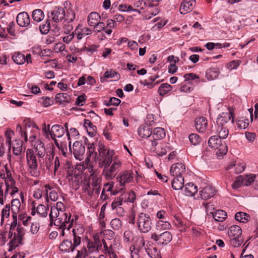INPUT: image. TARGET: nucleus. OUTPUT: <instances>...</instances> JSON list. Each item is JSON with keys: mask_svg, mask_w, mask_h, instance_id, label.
I'll list each match as a JSON object with an SVG mask.
<instances>
[{"mask_svg": "<svg viewBox=\"0 0 258 258\" xmlns=\"http://www.w3.org/2000/svg\"><path fill=\"white\" fill-rule=\"evenodd\" d=\"M99 158L102 157L106 156L109 154H113V150H107L105 147L102 144L98 145Z\"/></svg>", "mask_w": 258, "mask_h": 258, "instance_id": "obj_34", "label": "nucleus"}, {"mask_svg": "<svg viewBox=\"0 0 258 258\" xmlns=\"http://www.w3.org/2000/svg\"><path fill=\"white\" fill-rule=\"evenodd\" d=\"M245 168V165L244 164L237 163L235 166V172L237 174L240 173L244 170Z\"/></svg>", "mask_w": 258, "mask_h": 258, "instance_id": "obj_60", "label": "nucleus"}, {"mask_svg": "<svg viewBox=\"0 0 258 258\" xmlns=\"http://www.w3.org/2000/svg\"><path fill=\"white\" fill-rule=\"evenodd\" d=\"M103 235L104 236L105 238L108 240H111L113 239V238L114 237L115 233L113 231L107 229L103 231Z\"/></svg>", "mask_w": 258, "mask_h": 258, "instance_id": "obj_58", "label": "nucleus"}, {"mask_svg": "<svg viewBox=\"0 0 258 258\" xmlns=\"http://www.w3.org/2000/svg\"><path fill=\"white\" fill-rule=\"evenodd\" d=\"M67 20L69 22H72L75 18V13L74 11L70 10L67 12Z\"/></svg>", "mask_w": 258, "mask_h": 258, "instance_id": "obj_62", "label": "nucleus"}, {"mask_svg": "<svg viewBox=\"0 0 258 258\" xmlns=\"http://www.w3.org/2000/svg\"><path fill=\"white\" fill-rule=\"evenodd\" d=\"M216 149H218L217 155L219 157H223L228 151L227 146L226 144H222V143H221V145L219 146V147Z\"/></svg>", "mask_w": 258, "mask_h": 258, "instance_id": "obj_45", "label": "nucleus"}, {"mask_svg": "<svg viewBox=\"0 0 258 258\" xmlns=\"http://www.w3.org/2000/svg\"><path fill=\"white\" fill-rule=\"evenodd\" d=\"M147 252L152 258H161L160 251L155 247L148 249Z\"/></svg>", "mask_w": 258, "mask_h": 258, "instance_id": "obj_46", "label": "nucleus"}, {"mask_svg": "<svg viewBox=\"0 0 258 258\" xmlns=\"http://www.w3.org/2000/svg\"><path fill=\"white\" fill-rule=\"evenodd\" d=\"M195 121L196 128L198 132L204 133L206 131L208 122L205 117L201 116L197 118Z\"/></svg>", "mask_w": 258, "mask_h": 258, "instance_id": "obj_16", "label": "nucleus"}, {"mask_svg": "<svg viewBox=\"0 0 258 258\" xmlns=\"http://www.w3.org/2000/svg\"><path fill=\"white\" fill-rule=\"evenodd\" d=\"M92 185L93 191L97 194H99L100 191V185L98 181L95 180V181H93Z\"/></svg>", "mask_w": 258, "mask_h": 258, "instance_id": "obj_63", "label": "nucleus"}, {"mask_svg": "<svg viewBox=\"0 0 258 258\" xmlns=\"http://www.w3.org/2000/svg\"><path fill=\"white\" fill-rule=\"evenodd\" d=\"M151 239L158 244H167L171 240L172 235L170 232L167 231L160 234L154 233L152 234Z\"/></svg>", "mask_w": 258, "mask_h": 258, "instance_id": "obj_6", "label": "nucleus"}, {"mask_svg": "<svg viewBox=\"0 0 258 258\" xmlns=\"http://www.w3.org/2000/svg\"><path fill=\"white\" fill-rule=\"evenodd\" d=\"M15 23L12 21L9 24V26L7 28V31L11 35H15Z\"/></svg>", "mask_w": 258, "mask_h": 258, "instance_id": "obj_64", "label": "nucleus"}, {"mask_svg": "<svg viewBox=\"0 0 258 258\" xmlns=\"http://www.w3.org/2000/svg\"><path fill=\"white\" fill-rule=\"evenodd\" d=\"M16 132L18 133L23 138L25 142L28 141V137L27 133L25 131H23L21 126L19 124L17 125Z\"/></svg>", "mask_w": 258, "mask_h": 258, "instance_id": "obj_54", "label": "nucleus"}, {"mask_svg": "<svg viewBox=\"0 0 258 258\" xmlns=\"http://www.w3.org/2000/svg\"><path fill=\"white\" fill-rule=\"evenodd\" d=\"M230 243L233 247H238L243 242L242 239L241 237H229Z\"/></svg>", "mask_w": 258, "mask_h": 258, "instance_id": "obj_48", "label": "nucleus"}, {"mask_svg": "<svg viewBox=\"0 0 258 258\" xmlns=\"http://www.w3.org/2000/svg\"><path fill=\"white\" fill-rule=\"evenodd\" d=\"M256 177L254 174H250L246 175L244 180L245 181V185H248L254 181L255 178Z\"/></svg>", "mask_w": 258, "mask_h": 258, "instance_id": "obj_59", "label": "nucleus"}, {"mask_svg": "<svg viewBox=\"0 0 258 258\" xmlns=\"http://www.w3.org/2000/svg\"><path fill=\"white\" fill-rule=\"evenodd\" d=\"M128 222L130 224H136L138 230L142 233H147L152 228V221L147 213L140 212L136 215L133 212L130 215Z\"/></svg>", "mask_w": 258, "mask_h": 258, "instance_id": "obj_2", "label": "nucleus"}, {"mask_svg": "<svg viewBox=\"0 0 258 258\" xmlns=\"http://www.w3.org/2000/svg\"><path fill=\"white\" fill-rule=\"evenodd\" d=\"M198 187L193 183L186 184L184 186L185 194L188 196H192L198 192Z\"/></svg>", "mask_w": 258, "mask_h": 258, "instance_id": "obj_27", "label": "nucleus"}, {"mask_svg": "<svg viewBox=\"0 0 258 258\" xmlns=\"http://www.w3.org/2000/svg\"><path fill=\"white\" fill-rule=\"evenodd\" d=\"M73 222L74 219H71V214L68 216L66 213H62L53 220L52 224L59 227L67 228L68 230H70L73 226Z\"/></svg>", "mask_w": 258, "mask_h": 258, "instance_id": "obj_4", "label": "nucleus"}, {"mask_svg": "<svg viewBox=\"0 0 258 258\" xmlns=\"http://www.w3.org/2000/svg\"><path fill=\"white\" fill-rule=\"evenodd\" d=\"M73 154L75 157L79 160L82 159V157L85 152V147L82 143L76 141L73 146Z\"/></svg>", "mask_w": 258, "mask_h": 258, "instance_id": "obj_10", "label": "nucleus"}, {"mask_svg": "<svg viewBox=\"0 0 258 258\" xmlns=\"http://www.w3.org/2000/svg\"><path fill=\"white\" fill-rule=\"evenodd\" d=\"M211 132L212 134H217L218 135L217 137L222 139H226L229 134V131L225 126H212L211 128Z\"/></svg>", "mask_w": 258, "mask_h": 258, "instance_id": "obj_11", "label": "nucleus"}, {"mask_svg": "<svg viewBox=\"0 0 258 258\" xmlns=\"http://www.w3.org/2000/svg\"><path fill=\"white\" fill-rule=\"evenodd\" d=\"M32 17L34 21L39 22L44 19V15L41 10L36 9L33 11Z\"/></svg>", "mask_w": 258, "mask_h": 258, "instance_id": "obj_38", "label": "nucleus"}, {"mask_svg": "<svg viewBox=\"0 0 258 258\" xmlns=\"http://www.w3.org/2000/svg\"><path fill=\"white\" fill-rule=\"evenodd\" d=\"M110 224L113 230H118L121 227L122 222L118 218H114L111 221Z\"/></svg>", "mask_w": 258, "mask_h": 258, "instance_id": "obj_44", "label": "nucleus"}, {"mask_svg": "<svg viewBox=\"0 0 258 258\" xmlns=\"http://www.w3.org/2000/svg\"><path fill=\"white\" fill-rule=\"evenodd\" d=\"M120 197H121V200H122L124 203H134L136 199L135 193L133 191L130 192L123 193Z\"/></svg>", "mask_w": 258, "mask_h": 258, "instance_id": "obj_29", "label": "nucleus"}, {"mask_svg": "<svg viewBox=\"0 0 258 258\" xmlns=\"http://www.w3.org/2000/svg\"><path fill=\"white\" fill-rule=\"evenodd\" d=\"M101 17L96 12L91 13L88 17V23L90 26H95L99 22Z\"/></svg>", "mask_w": 258, "mask_h": 258, "instance_id": "obj_24", "label": "nucleus"}, {"mask_svg": "<svg viewBox=\"0 0 258 258\" xmlns=\"http://www.w3.org/2000/svg\"><path fill=\"white\" fill-rule=\"evenodd\" d=\"M249 216L244 212H239L236 213L235 215V219L236 220L243 223L248 222Z\"/></svg>", "mask_w": 258, "mask_h": 258, "instance_id": "obj_36", "label": "nucleus"}, {"mask_svg": "<svg viewBox=\"0 0 258 258\" xmlns=\"http://www.w3.org/2000/svg\"><path fill=\"white\" fill-rule=\"evenodd\" d=\"M152 131L148 125H142L138 129L139 135L143 138H147L151 137Z\"/></svg>", "mask_w": 258, "mask_h": 258, "instance_id": "obj_19", "label": "nucleus"}, {"mask_svg": "<svg viewBox=\"0 0 258 258\" xmlns=\"http://www.w3.org/2000/svg\"><path fill=\"white\" fill-rule=\"evenodd\" d=\"M190 143L194 145H198L201 142L200 136L196 134H191L188 137Z\"/></svg>", "mask_w": 258, "mask_h": 258, "instance_id": "obj_47", "label": "nucleus"}, {"mask_svg": "<svg viewBox=\"0 0 258 258\" xmlns=\"http://www.w3.org/2000/svg\"><path fill=\"white\" fill-rule=\"evenodd\" d=\"M170 171L173 176H182V175L185 172V167L181 163L174 164L171 166Z\"/></svg>", "mask_w": 258, "mask_h": 258, "instance_id": "obj_12", "label": "nucleus"}, {"mask_svg": "<svg viewBox=\"0 0 258 258\" xmlns=\"http://www.w3.org/2000/svg\"><path fill=\"white\" fill-rule=\"evenodd\" d=\"M174 177L172 182V187L175 190L181 189L184 184V178L183 176Z\"/></svg>", "mask_w": 258, "mask_h": 258, "instance_id": "obj_25", "label": "nucleus"}, {"mask_svg": "<svg viewBox=\"0 0 258 258\" xmlns=\"http://www.w3.org/2000/svg\"><path fill=\"white\" fill-rule=\"evenodd\" d=\"M48 208H46L42 204L39 205L36 208V213L41 217H46L47 216V210Z\"/></svg>", "mask_w": 258, "mask_h": 258, "instance_id": "obj_40", "label": "nucleus"}, {"mask_svg": "<svg viewBox=\"0 0 258 258\" xmlns=\"http://www.w3.org/2000/svg\"><path fill=\"white\" fill-rule=\"evenodd\" d=\"M17 24L21 27H26L30 25V18L27 12H23L18 14L16 18Z\"/></svg>", "mask_w": 258, "mask_h": 258, "instance_id": "obj_14", "label": "nucleus"}, {"mask_svg": "<svg viewBox=\"0 0 258 258\" xmlns=\"http://www.w3.org/2000/svg\"><path fill=\"white\" fill-rule=\"evenodd\" d=\"M165 137V132L162 127H156L152 131L151 138L154 140H160Z\"/></svg>", "mask_w": 258, "mask_h": 258, "instance_id": "obj_21", "label": "nucleus"}, {"mask_svg": "<svg viewBox=\"0 0 258 258\" xmlns=\"http://www.w3.org/2000/svg\"><path fill=\"white\" fill-rule=\"evenodd\" d=\"M64 134V129L63 127L58 124L53 125L51 128V132H50V135L52 139H53V138L61 137Z\"/></svg>", "mask_w": 258, "mask_h": 258, "instance_id": "obj_17", "label": "nucleus"}, {"mask_svg": "<svg viewBox=\"0 0 258 258\" xmlns=\"http://www.w3.org/2000/svg\"><path fill=\"white\" fill-rule=\"evenodd\" d=\"M195 4V0H184L181 3L179 9L181 14H184L191 11L194 9Z\"/></svg>", "mask_w": 258, "mask_h": 258, "instance_id": "obj_15", "label": "nucleus"}, {"mask_svg": "<svg viewBox=\"0 0 258 258\" xmlns=\"http://www.w3.org/2000/svg\"><path fill=\"white\" fill-rule=\"evenodd\" d=\"M133 179V173L131 171L121 172L116 177L117 182L121 186H123L125 184L132 182Z\"/></svg>", "mask_w": 258, "mask_h": 258, "instance_id": "obj_7", "label": "nucleus"}, {"mask_svg": "<svg viewBox=\"0 0 258 258\" xmlns=\"http://www.w3.org/2000/svg\"><path fill=\"white\" fill-rule=\"evenodd\" d=\"M14 134V132L12 130H7L5 133L7 138L6 144L8 146L9 149H10L11 144V136Z\"/></svg>", "mask_w": 258, "mask_h": 258, "instance_id": "obj_57", "label": "nucleus"}, {"mask_svg": "<svg viewBox=\"0 0 258 258\" xmlns=\"http://www.w3.org/2000/svg\"><path fill=\"white\" fill-rule=\"evenodd\" d=\"M249 123L248 119H241L238 121L237 125L240 129H245L248 126Z\"/></svg>", "mask_w": 258, "mask_h": 258, "instance_id": "obj_50", "label": "nucleus"}, {"mask_svg": "<svg viewBox=\"0 0 258 258\" xmlns=\"http://www.w3.org/2000/svg\"><path fill=\"white\" fill-rule=\"evenodd\" d=\"M221 139L218 137L217 136H213L210 138L208 144L209 146L212 148H217L221 143Z\"/></svg>", "mask_w": 258, "mask_h": 258, "instance_id": "obj_33", "label": "nucleus"}, {"mask_svg": "<svg viewBox=\"0 0 258 258\" xmlns=\"http://www.w3.org/2000/svg\"><path fill=\"white\" fill-rule=\"evenodd\" d=\"M215 221L222 222L227 218V213L223 210H219L213 213Z\"/></svg>", "mask_w": 258, "mask_h": 258, "instance_id": "obj_31", "label": "nucleus"}, {"mask_svg": "<svg viewBox=\"0 0 258 258\" xmlns=\"http://www.w3.org/2000/svg\"><path fill=\"white\" fill-rule=\"evenodd\" d=\"M84 126L87 128V132L91 137H94L96 135L97 127L93 124L90 120L87 119H85Z\"/></svg>", "mask_w": 258, "mask_h": 258, "instance_id": "obj_23", "label": "nucleus"}, {"mask_svg": "<svg viewBox=\"0 0 258 258\" xmlns=\"http://www.w3.org/2000/svg\"><path fill=\"white\" fill-rule=\"evenodd\" d=\"M113 154H109L106 156L99 158V166L104 168L107 165H110L112 162V156Z\"/></svg>", "mask_w": 258, "mask_h": 258, "instance_id": "obj_28", "label": "nucleus"}, {"mask_svg": "<svg viewBox=\"0 0 258 258\" xmlns=\"http://www.w3.org/2000/svg\"><path fill=\"white\" fill-rule=\"evenodd\" d=\"M60 250L63 252L73 251L75 248L73 246L71 240H63L59 246Z\"/></svg>", "mask_w": 258, "mask_h": 258, "instance_id": "obj_22", "label": "nucleus"}, {"mask_svg": "<svg viewBox=\"0 0 258 258\" xmlns=\"http://www.w3.org/2000/svg\"><path fill=\"white\" fill-rule=\"evenodd\" d=\"M26 159L29 170L31 175L34 177L39 175L40 172L37 170L38 163L36 156L32 149H28L26 151Z\"/></svg>", "mask_w": 258, "mask_h": 258, "instance_id": "obj_3", "label": "nucleus"}, {"mask_svg": "<svg viewBox=\"0 0 258 258\" xmlns=\"http://www.w3.org/2000/svg\"><path fill=\"white\" fill-rule=\"evenodd\" d=\"M171 228L170 224L167 221L162 220L158 221L156 225V229L157 231L169 230Z\"/></svg>", "mask_w": 258, "mask_h": 258, "instance_id": "obj_32", "label": "nucleus"}, {"mask_svg": "<svg viewBox=\"0 0 258 258\" xmlns=\"http://www.w3.org/2000/svg\"><path fill=\"white\" fill-rule=\"evenodd\" d=\"M172 87L168 83L162 84L158 88V92L160 96H164L171 90Z\"/></svg>", "mask_w": 258, "mask_h": 258, "instance_id": "obj_35", "label": "nucleus"}, {"mask_svg": "<svg viewBox=\"0 0 258 258\" xmlns=\"http://www.w3.org/2000/svg\"><path fill=\"white\" fill-rule=\"evenodd\" d=\"M185 81L194 80L199 79V77L194 73L186 74L184 75Z\"/></svg>", "mask_w": 258, "mask_h": 258, "instance_id": "obj_61", "label": "nucleus"}, {"mask_svg": "<svg viewBox=\"0 0 258 258\" xmlns=\"http://www.w3.org/2000/svg\"><path fill=\"white\" fill-rule=\"evenodd\" d=\"M79 135V132L75 128H71L69 131L67 132V136L69 140H71V137H76Z\"/></svg>", "mask_w": 258, "mask_h": 258, "instance_id": "obj_55", "label": "nucleus"}, {"mask_svg": "<svg viewBox=\"0 0 258 258\" xmlns=\"http://www.w3.org/2000/svg\"><path fill=\"white\" fill-rule=\"evenodd\" d=\"M34 146L37 156L39 158H43L45 154V148L44 144L41 141L38 140L36 142Z\"/></svg>", "mask_w": 258, "mask_h": 258, "instance_id": "obj_18", "label": "nucleus"}, {"mask_svg": "<svg viewBox=\"0 0 258 258\" xmlns=\"http://www.w3.org/2000/svg\"><path fill=\"white\" fill-rule=\"evenodd\" d=\"M241 228L237 225L231 226L228 230L229 237H241Z\"/></svg>", "mask_w": 258, "mask_h": 258, "instance_id": "obj_20", "label": "nucleus"}, {"mask_svg": "<svg viewBox=\"0 0 258 258\" xmlns=\"http://www.w3.org/2000/svg\"><path fill=\"white\" fill-rule=\"evenodd\" d=\"M73 246L75 248L76 247L79 246L81 241V237L79 235H77L75 233V229L73 230Z\"/></svg>", "mask_w": 258, "mask_h": 258, "instance_id": "obj_49", "label": "nucleus"}, {"mask_svg": "<svg viewBox=\"0 0 258 258\" xmlns=\"http://www.w3.org/2000/svg\"><path fill=\"white\" fill-rule=\"evenodd\" d=\"M200 197L203 200H208L213 197L216 192L215 189L210 185H207L200 188Z\"/></svg>", "mask_w": 258, "mask_h": 258, "instance_id": "obj_8", "label": "nucleus"}, {"mask_svg": "<svg viewBox=\"0 0 258 258\" xmlns=\"http://www.w3.org/2000/svg\"><path fill=\"white\" fill-rule=\"evenodd\" d=\"M119 78V75L114 71H107L103 77L100 78V82L104 83L107 81V79L113 78L117 80Z\"/></svg>", "mask_w": 258, "mask_h": 258, "instance_id": "obj_26", "label": "nucleus"}, {"mask_svg": "<svg viewBox=\"0 0 258 258\" xmlns=\"http://www.w3.org/2000/svg\"><path fill=\"white\" fill-rule=\"evenodd\" d=\"M121 162L116 160H114L111 165H107L103 168L102 174L107 180L113 179L117 173V170L121 166Z\"/></svg>", "mask_w": 258, "mask_h": 258, "instance_id": "obj_5", "label": "nucleus"}, {"mask_svg": "<svg viewBox=\"0 0 258 258\" xmlns=\"http://www.w3.org/2000/svg\"><path fill=\"white\" fill-rule=\"evenodd\" d=\"M123 203L122 200H121V197L119 196L118 198H115L111 204V207L112 209H115L120 207Z\"/></svg>", "mask_w": 258, "mask_h": 258, "instance_id": "obj_56", "label": "nucleus"}, {"mask_svg": "<svg viewBox=\"0 0 258 258\" xmlns=\"http://www.w3.org/2000/svg\"><path fill=\"white\" fill-rule=\"evenodd\" d=\"M219 74V71L218 69L216 68H212L209 70L207 73L206 76L209 80H213L218 77Z\"/></svg>", "mask_w": 258, "mask_h": 258, "instance_id": "obj_42", "label": "nucleus"}, {"mask_svg": "<svg viewBox=\"0 0 258 258\" xmlns=\"http://www.w3.org/2000/svg\"><path fill=\"white\" fill-rule=\"evenodd\" d=\"M48 17L51 18L54 23H58L61 21L66 17V13L63 8H57L54 9L50 13Z\"/></svg>", "mask_w": 258, "mask_h": 258, "instance_id": "obj_9", "label": "nucleus"}, {"mask_svg": "<svg viewBox=\"0 0 258 258\" xmlns=\"http://www.w3.org/2000/svg\"><path fill=\"white\" fill-rule=\"evenodd\" d=\"M232 119L231 122H233L234 119L231 111L220 113L217 118V124L216 125L224 126V125Z\"/></svg>", "mask_w": 258, "mask_h": 258, "instance_id": "obj_13", "label": "nucleus"}, {"mask_svg": "<svg viewBox=\"0 0 258 258\" xmlns=\"http://www.w3.org/2000/svg\"><path fill=\"white\" fill-rule=\"evenodd\" d=\"M244 179L241 176H238L232 185V187L233 189H237L240 187L243 182Z\"/></svg>", "mask_w": 258, "mask_h": 258, "instance_id": "obj_51", "label": "nucleus"}, {"mask_svg": "<svg viewBox=\"0 0 258 258\" xmlns=\"http://www.w3.org/2000/svg\"><path fill=\"white\" fill-rule=\"evenodd\" d=\"M71 97L67 93H57L55 95V100L56 102L62 103L63 102H69Z\"/></svg>", "mask_w": 258, "mask_h": 258, "instance_id": "obj_30", "label": "nucleus"}, {"mask_svg": "<svg viewBox=\"0 0 258 258\" xmlns=\"http://www.w3.org/2000/svg\"><path fill=\"white\" fill-rule=\"evenodd\" d=\"M121 11L124 12L134 11L137 12L139 13H141V11L139 10L134 9L132 6L127 5H121L119 6Z\"/></svg>", "mask_w": 258, "mask_h": 258, "instance_id": "obj_53", "label": "nucleus"}, {"mask_svg": "<svg viewBox=\"0 0 258 258\" xmlns=\"http://www.w3.org/2000/svg\"><path fill=\"white\" fill-rule=\"evenodd\" d=\"M60 215V211L55 208V206H52L50 208V213L49 214V218L50 221V225H52L54 219L57 218Z\"/></svg>", "mask_w": 258, "mask_h": 258, "instance_id": "obj_41", "label": "nucleus"}, {"mask_svg": "<svg viewBox=\"0 0 258 258\" xmlns=\"http://www.w3.org/2000/svg\"><path fill=\"white\" fill-rule=\"evenodd\" d=\"M50 29V20L47 19L44 24H42L39 26V30L42 34H47Z\"/></svg>", "mask_w": 258, "mask_h": 258, "instance_id": "obj_43", "label": "nucleus"}, {"mask_svg": "<svg viewBox=\"0 0 258 258\" xmlns=\"http://www.w3.org/2000/svg\"><path fill=\"white\" fill-rule=\"evenodd\" d=\"M23 141L21 140H15L13 143V152L15 155H20L22 151Z\"/></svg>", "mask_w": 258, "mask_h": 258, "instance_id": "obj_37", "label": "nucleus"}, {"mask_svg": "<svg viewBox=\"0 0 258 258\" xmlns=\"http://www.w3.org/2000/svg\"><path fill=\"white\" fill-rule=\"evenodd\" d=\"M10 206L9 204L7 205L2 211V222L3 221L5 218H8L10 213Z\"/></svg>", "mask_w": 258, "mask_h": 258, "instance_id": "obj_52", "label": "nucleus"}, {"mask_svg": "<svg viewBox=\"0 0 258 258\" xmlns=\"http://www.w3.org/2000/svg\"><path fill=\"white\" fill-rule=\"evenodd\" d=\"M21 203L18 199H13L11 201V209L13 213V221L11 223L8 238H11L9 251L13 250L16 247L22 244L25 234V230L20 223H17V214L20 211Z\"/></svg>", "mask_w": 258, "mask_h": 258, "instance_id": "obj_1", "label": "nucleus"}, {"mask_svg": "<svg viewBox=\"0 0 258 258\" xmlns=\"http://www.w3.org/2000/svg\"><path fill=\"white\" fill-rule=\"evenodd\" d=\"M12 59L18 64H22L25 62V55L20 52H15L12 56Z\"/></svg>", "mask_w": 258, "mask_h": 258, "instance_id": "obj_39", "label": "nucleus"}]
</instances>
